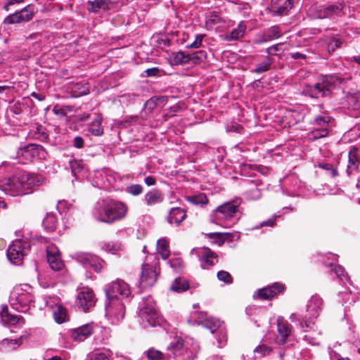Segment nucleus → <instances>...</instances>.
Listing matches in <instances>:
<instances>
[{
	"label": "nucleus",
	"instance_id": "10",
	"mask_svg": "<svg viewBox=\"0 0 360 360\" xmlns=\"http://www.w3.org/2000/svg\"><path fill=\"white\" fill-rule=\"evenodd\" d=\"M29 247V243L26 240L13 241L7 250L8 259L13 264H20L25 255L27 254Z\"/></svg>",
	"mask_w": 360,
	"mask_h": 360
},
{
	"label": "nucleus",
	"instance_id": "28",
	"mask_svg": "<svg viewBox=\"0 0 360 360\" xmlns=\"http://www.w3.org/2000/svg\"><path fill=\"white\" fill-rule=\"evenodd\" d=\"M111 352L110 350L105 349H96L89 352L85 360H111Z\"/></svg>",
	"mask_w": 360,
	"mask_h": 360
},
{
	"label": "nucleus",
	"instance_id": "12",
	"mask_svg": "<svg viewBox=\"0 0 360 360\" xmlns=\"http://www.w3.org/2000/svg\"><path fill=\"white\" fill-rule=\"evenodd\" d=\"M34 14V12L33 7L28 5L21 9L19 12H15L6 16L4 20V23L5 25H11L28 22L33 18Z\"/></svg>",
	"mask_w": 360,
	"mask_h": 360
},
{
	"label": "nucleus",
	"instance_id": "21",
	"mask_svg": "<svg viewBox=\"0 0 360 360\" xmlns=\"http://www.w3.org/2000/svg\"><path fill=\"white\" fill-rule=\"evenodd\" d=\"M360 166V155L357 148L353 146L350 148L348 154V164L347 167V173L350 175L354 172L358 170Z\"/></svg>",
	"mask_w": 360,
	"mask_h": 360
},
{
	"label": "nucleus",
	"instance_id": "20",
	"mask_svg": "<svg viewBox=\"0 0 360 360\" xmlns=\"http://www.w3.org/2000/svg\"><path fill=\"white\" fill-rule=\"evenodd\" d=\"M341 9L342 8L337 5L317 6L314 8V17L319 19L330 18Z\"/></svg>",
	"mask_w": 360,
	"mask_h": 360
},
{
	"label": "nucleus",
	"instance_id": "16",
	"mask_svg": "<svg viewBox=\"0 0 360 360\" xmlns=\"http://www.w3.org/2000/svg\"><path fill=\"white\" fill-rule=\"evenodd\" d=\"M157 281V273L153 266L144 264L142 269L141 277V288L144 290L147 287L153 286Z\"/></svg>",
	"mask_w": 360,
	"mask_h": 360
},
{
	"label": "nucleus",
	"instance_id": "6",
	"mask_svg": "<svg viewBox=\"0 0 360 360\" xmlns=\"http://www.w3.org/2000/svg\"><path fill=\"white\" fill-rule=\"evenodd\" d=\"M125 316V307L117 294H106L105 316L112 325H118Z\"/></svg>",
	"mask_w": 360,
	"mask_h": 360
},
{
	"label": "nucleus",
	"instance_id": "55",
	"mask_svg": "<svg viewBox=\"0 0 360 360\" xmlns=\"http://www.w3.org/2000/svg\"><path fill=\"white\" fill-rule=\"evenodd\" d=\"M103 261L101 260L98 257H96V261H94V262L91 263L90 267L93 268V269L98 273L101 271L102 268H103V266H102V262Z\"/></svg>",
	"mask_w": 360,
	"mask_h": 360
},
{
	"label": "nucleus",
	"instance_id": "9",
	"mask_svg": "<svg viewBox=\"0 0 360 360\" xmlns=\"http://www.w3.org/2000/svg\"><path fill=\"white\" fill-rule=\"evenodd\" d=\"M169 43L168 39L159 40V57L165 59L172 65L189 63V54L184 51L169 52V50H165L161 46L163 44L164 46H167Z\"/></svg>",
	"mask_w": 360,
	"mask_h": 360
},
{
	"label": "nucleus",
	"instance_id": "44",
	"mask_svg": "<svg viewBox=\"0 0 360 360\" xmlns=\"http://www.w3.org/2000/svg\"><path fill=\"white\" fill-rule=\"evenodd\" d=\"M206 53L205 51L200 50L189 54V63H199L206 59Z\"/></svg>",
	"mask_w": 360,
	"mask_h": 360
},
{
	"label": "nucleus",
	"instance_id": "46",
	"mask_svg": "<svg viewBox=\"0 0 360 360\" xmlns=\"http://www.w3.org/2000/svg\"><path fill=\"white\" fill-rule=\"evenodd\" d=\"M145 201L148 206L154 205L158 202V192L151 191L145 195Z\"/></svg>",
	"mask_w": 360,
	"mask_h": 360
},
{
	"label": "nucleus",
	"instance_id": "4",
	"mask_svg": "<svg viewBox=\"0 0 360 360\" xmlns=\"http://www.w3.org/2000/svg\"><path fill=\"white\" fill-rule=\"evenodd\" d=\"M127 212V207L121 202H98L95 206V217L101 221L112 224L123 219Z\"/></svg>",
	"mask_w": 360,
	"mask_h": 360
},
{
	"label": "nucleus",
	"instance_id": "54",
	"mask_svg": "<svg viewBox=\"0 0 360 360\" xmlns=\"http://www.w3.org/2000/svg\"><path fill=\"white\" fill-rule=\"evenodd\" d=\"M24 0H4L3 9L8 11L9 8L14 4H20L22 3Z\"/></svg>",
	"mask_w": 360,
	"mask_h": 360
},
{
	"label": "nucleus",
	"instance_id": "56",
	"mask_svg": "<svg viewBox=\"0 0 360 360\" xmlns=\"http://www.w3.org/2000/svg\"><path fill=\"white\" fill-rule=\"evenodd\" d=\"M331 271L333 272H334L338 277L340 278L342 280L343 279L342 276H344L345 270L341 266L335 265V266H333V268L331 269Z\"/></svg>",
	"mask_w": 360,
	"mask_h": 360
},
{
	"label": "nucleus",
	"instance_id": "32",
	"mask_svg": "<svg viewBox=\"0 0 360 360\" xmlns=\"http://www.w3.org/2000/svg\"><path fill=\"white\" fill-rule=\"evenodd\" d=\"M281 36V32L278 27L274 26L266 30L263 37L257 43L266 42L274 39H277Z\"/></svg>",
	"mask_w": 360,
	"mask_h": 360
},
{
	"label": "nucleus",
	"instance_id": "27",
	"mask_svg": "<svg viewBox=\"0 0 360 360\" xmlns=\"http://www.w3.org/2000/svg\"><path fill=\"white\" fill-rule=\"evenodd\" d=\"M186 211L180 207H173L167 217V221L171 224L179 226L186 219Z\"/></svg>",
	"mask_w": 360,
	"mask_h": 360
},
{
	"label": "nucleus",
	"instance_id": "19",
	"mask_svg": "<svg viewBox=\"0 0 360 360\" xmlns=\"http://www.w3.org/2000/svg\"><path fill=\"white\" fill-rule=\"evenodd\" d=\"M26 295L27 294H11L9 296L10 304L17 311H25L31 301Z\"/></svg>",
	"mask_w": 360,
	"mask_h": 360
},
{
	"label": "nucleus",
	"instance_id": "49",
	"mask_svg": "<svg viewBox=\"0 0 360 360\" xmlns=\"http://www.w3.org/2000/svg\"><path fill=\"white\" fill-rule=\"evenodd\" d=\"M217 278L219 281H223L226 283L230 284L233 282V278L231 274L225 271H219L217 273Z\"/></svg>",
	"mask_w": 360,
	"mask_h": 360
},
{
	"label": "nucleus",
	"instance_id": "61",
	"mask_svg": "<svg viewBox=\"0 0 360 360\" xmlns=\"http://www.w3.org/2000/svg\"><path fill=\"white\" fill-rule=\"evenodd\" d=\"M275 225V219H269L266 221H264L260 224V227L263 226H274Z\"/></svg>",
	"mask_w": 360,
	"mask_h": 360
},
{
	"label": "nucleus",
	"instance_id": "38",
	"mask_svg": "<svg viewBox=\"0 0 360 360\" xmlns=\"http://www.w3.org/2000/svg\"><path fill=\"white\" fill-rule=\"evenodd\" d=\"M159 254L162 259H167L170 255L169 242L165 238L159 239Z\"/></svg>",
	"mask_w": 360,
	"mask_h": 360
},
{
	"label": "nucleus",
	"instance_id": "33",
	"mask_svg": "<svg viewBox=\"0 0 360 360\" xmlns=\"http://www.w3.org/2000/svg\"><path fill=\"white\" fill-rule=\"evenodd\" d=\"M57 218L55 214L48 213L43 221L44 227L49 232L53 231L56 228Z\"/></svg>",
	"mask_w": 360,
	"mask_h": 360
},
{
	"label": "nucleus",
	"instance_id": "60",
	"mask_svg": "<svg viewBox=\"0 0 360 360\" xmlns=\"http://www.w3.org/2000/svg\"><path fill=\"white\" fill-rule=\"evenodd\" d=\"M158 326H159V327L162 328L163 330H165L166 333H167L169 332V325L167 323V321L165 319H160V316H159V323H158Z\"/></svg>",
	"mask_w": 360,
	"mask_h": 360
},
{
	"label": "nucleus",
	"instance_id": "63",
	"mask_svg": "<svg viewBox=\"0 0 360 360\" xmlns=\"http://www.w3.org/2000/svg\"><path fill=\"white\" fill-rule=\"evenodd\" d=\"M146 76H155L158 75V68H153L150 69H147L145 71Z\"/></svg>",
	"mask_w": 360,
	"mask_h": 360
},
{
	"label": "nucleus",
	"instance_id": "14",
	"mask_svg": "<svg viewBox=\"0 0 360 360\" xmlns=\"http://www.w3.org/2000/svg\"><path fill=\"white\" fill-rule=\"evenodd\" d=\"M197 255L201 262V266L203 269L214 266L218 262L217 254L209 248H199L197 251Z\"/></svg>",
	"mask_w": 360,
	"mask_h": 360
},
{
	"label": "nucleus",
	"instance_id": "45",
	"mask_svg": "<svg viewBox=\"0 0 360 360\" xmlns=\"http://www.w3.org/2000/svg\"><path fill=\"white\" fill-rule=\"evenodd\" d=\"M271 349L265 345H260L254 350L255 359H260L269 354Z\"/></svg>",
	"mask_w": 360,
	"mask_h": 360
},
{
	"label": "nucleus",
	"instance_id": "5",
	"mask_svg": "<svg viewBox=\"0 0 360 360\" xmlns=\"http://www.w3.org/2000/svg\"><path fill=\"white\" fill-rule=\"evenodd\" d=\"M167 349L178 360H193L199 352L200 346L193 338L184 340L179 337H176L170 342Z\"/></svg>",
	"mask_w": 360,
	"mask_h": 360
},
{
	"label": "nucleus",
	"instance_id": "1",
	"mask_svg": "<svg viewBox=\"0 0 360 360\" xmlns=\"http://www.w3.org/2000/svg\"><path fill=\"white\" fill-rule=\"evenodd\" d=\"M322 306V299L316 294L311 296L307 304V314L304 318L301 319L297 314H292L290 318L292 322H300V327L306 333L303 340L311 345H319L323 334L321 328L316 325L314 321L318 317V312L321 309Z\"/></svg>",
	"mask_w": 360,
	"mask_h": 360
},
{
	"label": "nucleus",
	"instance_id": "47",
	"mask_svg": "<svg viewBox=\"0 0 360 360\" xmlns=\"http://www.w3.org/2000/svg\"><path fill=\"white\" fill-rule=\"evenodd\" d=\"M72 173L74 176L79 173L84 168L83 164L79 160H73L70 162Z\"/></svg>",
	"mask_w": 360,
	"mask_h": 360
},
{
	"label": "nucleus",
	"instance_id": "42",
	"mask_svg": "<svg viewBox=\"0 0 360 360\" xmlns=\"http://www.w3.org/2000/svg\"><path fill=\"white\" fill-rule=\"evenodd\" d=\"M283 290H285V287L283 284L275 283L272 285L258 289L257 292H281Z\"/></svg>",
	"mask_w": 360,
	"mask_h": 360
},
{
	"label": "nucleus",
	"instance_id": "7",
	"mask_svg": "<svg viewBox=\"0 0 360 360\" xmlns=\"http://www.w3.org/2000/svg\"><path fill=\"white\" fill-rule=\"evenodd\" d=\"M139 316L141 324L146 329L155 328L157 325L158 314L156 302L151 296L148 295L140 307Z\"/></svg>",
	"mask_w": 360,
	"mask_h": 360
},
{
	"label": "nucleus",
	"instance_id": "22",
	"mask_svg": "<svg viewBox=\"0 0 360 360\" xmlns=\"http://www.w3.org/2000/svg\"><path fill=\"white\" fill-rule=\"evenodd\" d=\"M93 329V325L90 323L75 328L71 331L72 338L75 341L82 342L91 335Z\"/></svg>",
	"mask_w": 360,
	"mask_h": 360
},
{
	"label": "nucleus",
	"instance_id": "36",
	"mask_svg": "<svg viewBox=\"0 0 360 360\" xmlns=\"http://www.w3.org/2000/svg\"><path fill=\"white\" fill-rule=\"evenodd\" d=\"M170 288L174 291H186L189 289V284L184 278H177L174 281Z\"/></svg>",
	"mask_w": 360,
	"mask_h": 360
},
{
	"label": "nucleus",
	"instance_id": "53",
	"mask_svg": "<svg viewBox=\"0 0 360 360\" xmlns=\"http://www.w3.org/2000/svg\"><path fill=\"white\" fill-rule=\"evenodd\" d=\"M14 290L18 292H28L29 291L32 290V286L27 283L20 284V285L15 286Z\"/></svg>",
	"mask_w": 360,
	"mask_h": 360
},
{
	"label": "nucleus",
	"instance_id": "62",
	"mask_svg": "<svg viewBox=\"0 0 360 360\" xmlns=\"http://www.w3.org/2000/svg\"><path fill=\"white\" fill-rule=\"evenodd\" d=\"M281 44H276V45H274L271 47H269L268 49H266V53L269 54V55H271L273 54L274 52L277 51L279 50V46H280Z\"/></svg>",
	"mask_w": 360,
	"mask_h": 360
},
{
	"label": "nucleus",
	"instance_id": "57",
	"mask_svg": "<svg viewBox=\"0 0 360 360\" xmlns=\"http://www.w3.org/2000/svg\"><path fill=\"white\" fill-rule=\"evenodd\" d=\"M73 146L77 148H83L84 146V139L81 136H76L73 139Z\"/></svg>",
	"mask_w": 360,
	"mask_h": 360
},
{
	"label": "nucleus",
	"instance_id": "13",
	"mask_svg": "<svg viewBox=\"0 0 360 360\" xmlns=\"http://www.w3.org/2000/svg\"><path fill=\"white\" fill-rule=\"evenodd\" d=\"M239 202L237 200L229 201L218 206L214 210V219L217 220H227L238 212Z\"/></svg>",
	"mask_w": 360,
	"mask_h": 360
},
{
	"label": "nucleus",
	"instance_id": "8",
	"mask_svg": "<svg viewBox=\"0 0 360 360\" xmlns=\"http://www.w3.org/2000/svg\"><path fill=\"white\" fill-rule=\"evenodd\" d=\"M341 83V79L335 75H327L322 78L321 81L314 86H310L307 92L312 98L325 97L330 95L332 90L338 84Z\"/></svg>",
	"mask_w": 360,
	"mask_h": 360
},
{
	"label": "nucleus",
	"instance_id": "18",
	"mask_svg": "<svg viewBox=\"0 0 360 360\" xmlns=\"http://www.w3.org/2000/svg\"><path fill=\"white\" fill-rule=\"evenodd\" d=\"M47 261L50 267L54 271H60L64 264L60 258V255L58 249L54 246H50L47 248Z\"/></svg>",
	"mask_w": 360,
	"mask_h": 360
},
{
	"label": "nucleus",
	"instance_id": "25",
	"mask_svg": "<svg viewBox=\"0 0 360 360\" xmlns=\"http://www.w3.org/2000/svg\"><path fill=\"white\" fill-rule=\"evenodd\" d=\"M21 155L26 157L39 156L40 158H46V151L43 146L37 144H30L21 149Z\"/></svg>",
	"mask_w": 360,
	"mask_h": 360
},
{
	"label": "nucleus",
	"instance_id": "11",
	"mask_svg": "<svg viewBox=\"0 0 360 360\" xmlns=\"http://www.w3.org/2000/svg\"><path fill=\"white\" fill-rule=\"evenodd\" d=\"M332 122V118L326 113L317 115L314 117L312 124L316 126L311 131L314 139H321L326 137L328 133V126Z\"/></svg>",
	"mask_w": 360,
	"mask_h": 360
},
{
	"label": "nucleus",
	"instance_id": "50",
	"mask_svg": "<svg viewBox=\"0 0 360 360\" xmlns=\"http://www.w3.org/2000/svg\"><path fill=\"white\" fill-rule=\"evenodd\" d=\"M204 38L203 34H197L195 36V41L191 43L190 45H187V48L189 49H198L201 46L202 39Z\"/></svg>",
	"mask_w": 360,
	"mask_h": 360
},
{
	"label": "nucleus",
	"instance_id": "37",
	"mask_svg": "<svg viewBox=\"0 0 360 360\" xmlns=\"http://www.w3.org/2000/svg\"><path fill=\"white\" fill-rule=\"evenodd\" d=\"M295 0H285L283 5L274 10L273 12L277 15H285L288 11L293 8Z\"/></svg>",
	"mask_w": 360,
	"mask_h": 360
},
{
	"label": "nucleus",
	"instance_id": "35",
	"mask_svg": "<svg viewBox=\"0 0 360 360\" xmlns=\"http://www.w3.org/2000/svg\"><path fill=\"white\" fill-rule=\"evenodd\" d=\"M77 259L86 267L90 266L91 263L96 261V256L86 252L77 254Z\"/></svg>",
	"mask_w": 360,
	"mask_h": 360
},
{
	"label": "nucleus",
	"instance_id": "30",
	"mask_svg": "<svg viewBox=\"0 0 360 360\" xmlns=\"http://www.w3.org/2000/svg\"><path fill=\"white\" fill-rule=\"evenodd\" d=\"M348 108L358 110L360 108V93L348 94L345 98Z\"/></svg>",
	"mask_w": 360,
	"mask_h": 360
},
{
	"label": "nucleus",
	"instance_id": "2",
	"mask_svg": "<svg viewBox=\"0 0 360 360\" xmlns=\"http://www.w3.org/2000/svg\"><path fill=\"white\" fill-rule=\"evenodd\" d=\"M44 180L41 175L23 172L3 180L0 186L6 193L20 195L27 193L34 186L41 185Z\"/></svg>",
	"mask_w": 360,
	"mask_h": 360
},
{
	"label": "nucleus",
	"instance_id": "41",
	"mask_svg": "<svg viewBox=\"0 0 360 360\" xmlns=\"http://www.w3.org/2000/svg\"><path fill=\"white\" fill-rule=\"evenodd\" d=\"M272 63V59L267 56L266 60L264 62L257 64L255 68L252 70V72L257 74L266 72L270 69Z\"/></svg>",
	"mask_w": 360,
	"mask_h": 360
},
{
	"label": "nucleus",
	"instance_id": "51",
	"mask_svg": "<svg viewBox=\"0 0 360 360\" xmlns=\"http://www.w3.org/2000/svg\"><path fill=\"white\" fill-rule=\"evenodd\" d=\"M276 294H254L253 299L258 301L271 300Z\"/></svg>",
	"mask_w": 360,
	"mask_h": 360
},
{
	"label": "nucleus",
	"instance_id": "29",
	"mask_svg": "<svg viewBox=\"0 0 360 360\" xmlns=\"http://www.w3.org/2000/svg\"><path fill=\"white\" fill-rule=\"evenodd\" d=\"M88 10L90 12L97 13L99 10H108L111 2L110 0H92L88 1Z\"/></svg>",
	"mask_w": 360,
	"mask_h": 360
},
{
	"label": "nucleus",
	"instance_id": "26",
	"mask_svg": "<svg viewBox=\"0 0 360 360\" xmlns=\"http://www.w3.org/2000/svg\"><path fill=\"white\" fill-rule=\"evenodd\" d=\"M129 290V285L120 278H117L115 281L107 284L104 288L105 292H125Z\"/></svg>",
	"mask_w": 360,
	"mask_h": 360
},
{
	"label": "nucleus",
	"instance_id": "59",
	"mask_svg": "<svg viewBox=\"0 0 360 360\" xmlns=\"http://www.w3.org/2000/svg\"><path fill=\"white\" fill-rule=\"evenodd\" d=\"M330 360H350L349 358L340 357V355L333 350H329Z\"/></svg>",
	"mask_w": 360,
	"mask_h": 360
},
{
	"label": "nucleus",
	"instance_id": "31",
	"mask_svg": "<svg viewBox=\"0 0 360 360\" xmlns=\"http://www.w3.org/2000/svg\"><path fill=\"white\" fill-rule=\"evenodd\" d=\"M22 344L21 339H4L0 342V350L11 351L18 348Z\"/></svg>",
	"mask_w": 360,
	"mask_h": 360
},
{
	"label": "nucleus",
	"instance_id": "15",
	"mask_svg": "<svg viewBox=\"0 0 360 360\" xmlns=\"http://www.w3.org/2000/svg\"><path fill=\"white\" fill-rule=\"evenodd\" d=\"M46 305L53 309V316L57 323L61 324L69 320L67 309L59 303H55L50 298L46 300Z\"/></svg>",
	"mask_w": 360,
	"mask_h": 360
},
{
	"label": "nucleus",
	"instance_id": "23",
	"mask_svg": "<svg viewBox=\"0 0 360 360\" xmlns=\"http://www.w3.org/2000/svg\"><path fill=\"white\" fill-rule=\"evenodd\" d=\"M0 316L3 322L9 325L22 326L25 323L24 319L19 315H11L8 312V307L6 305L2 306Z\"/></svg>",
	"mask_w": 360,
	"mask_h": 360
},
{
	"label": "nucleus",
	"instance_id": "58",
	"mask_svg": "<svg viewBox=\"0 0 360 360\" xmlns=\"http://www.w3.org/2000/svg\"><path fill=\"white\" fill-rule=\"evenodd\" d=\"M342 44V40H340V39L333 38L330 43L329 47L331 49L332 51H334L335 49L340 47Z\"/></svg>",
	"mask_w": 360,
	"mask_h": 360
},
{
	"label": "nucleus",
	"instance_id": "43",
	"mask_svg": "<svg viewBox=\"0 0 360 360\" xmlns=\"http://www.w3.org/2000/svg\"><path fill=\"white\" fill-rule=\"evenodd\" d=\"M188 200L194 205H205L208 203V199L205 193L189 196L188 197Z\"/></svg>",
	"mask_w": 360,
	"mask_h": 360
},
{
	"label": "nucleus",
	"instance_id": "52",
	"mask_svg": "<svg viewBox=\"0 0 360 360\" xmlns=\"http://www.w3.org/2000/svg\"><path fill=\"white\" fill-rule=\"evenodd\" d=\"M144 354L148 360H158V349L154 347L149 348Z\"/></svg>",
	"mask_w": 360,
	"mask_h": 360
},
{
	"label": "nucleus",
	"instance_id": "3",
	"mask_svg": "<svg viewBox=\"0 0 360 360\" xmlns=\"http://www.w3.org/2000/svg\"><path fill=\"white\" fill-rule=\"evenodd\" d=\"M193 307L194 310L191 312L188 323L191 325H201L212 334L217 332L218 346L223 347L226 343V332L223 323L219 319L209 316L205 311H198V304H194Z\"/></svg>",
	"mask_w": 360,
	"mask_h": 360
},
{
	"label": "nucleus",
	"instance_id": "24",
	"mask_svg": "<svg viewBox=\"0 0 360 360\" xmlns=\"http://www.w3.org/2000/svg\"><path fill=\"white\" fill-rule=\"evenodd\" d=\"M96 299L94 294H78L77 297V304L84 311L94 307Z\"/></svg>",
	"mask_w": 360,
	"mask_h": 360
},
{
	"label": "nucleus",
	"instance_id": "40",
	"mask_svg": "<svg viewBox=\"0 0 360 360\" xmlns=\"http://www.w3.org/2000/svg\"><path fill=\"white\" fill-rule=\"evenodd\" d=\"M207 236L209 238L214 240L219 245L232 236L229 233H210Z\"/></svg>",
	"mask_w": 360,
	"mask_h": 360
},
{
	"label": "nucleus",
	"instance_id": "64",
	"mask_svg": "<svg viewBox=\"0 0 360 360\" xmlns=\"http://www.w3.org/2000/svg\"><path fill=\"white\" fill-rule=\"evenodd\" d=\"M145 183L148 186H153L155 184L156 180L154 177L152 176H147L144 179Z\"/></svg>",
	"mask_w": 360,
	"mask_h": 360
},
{
	"label": "nucleus",
	"instance_id": "48",
	"mask_svg": "<svg viewBox=\"0 0 360 360\" xmlns=\"http://www.w3.org/2000/svg\"><path fill=\"white\" fill-rule=\"evenodd\" d=\"M126 191L133 195H138L143 192V186L140 184H132L127 187Z\"/></svg>",
	"mask_w": 360,
	"mask_h": 360
},
{
	"label": "nucleus",
	"instance_id": "34",
	"mask_svg": "<svg viewBox=\"0 0 360 360\" xmlns=\"http://www.w3.org/2000/svg\"><path fill=\"white\" fill-rule=\"evenodd\" d=\"M245 30L246 26L243 23H240L236 28L233 29L231 32L230 34L226 37V39L229 41L239 39L244 36Z\"/></svg>",
	"mask_w": 360,
	"mask_h": 360
},
{
	"label": "nucleus",
	"instance_id": "17",
	"mask_svg": "<svg viewBox=\"0 0 360 360\" xmlns=\"http://www.w3.org/2000/svg\"><path fill=\"white\" fill-rule=\"evenodd\" d=\"M291 326L288 323L280 318L278 319L277 331L278 335L276 336L274 341L278 345L285 344L288 338L291 334Z\"/></svg>",
	"mask_w": 360,
	"mask_h": 360
},
{
	"label": "nucleus",
	"instance_id": "39",
	"mask_svg": "<svg viewBox=\"0 0 360 360\" xmlns=\"http://www.w3.org/2000/svg\"><path fill=\"white\" fill-rule=\"evenodd\" d=\"M101 118H96L89 125V131L94 136H101L103 134V129L101 127Z\"/></svg>",
	"mask_w": 360,
	"mask_h": 360
}]
</instances>
